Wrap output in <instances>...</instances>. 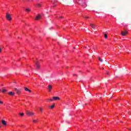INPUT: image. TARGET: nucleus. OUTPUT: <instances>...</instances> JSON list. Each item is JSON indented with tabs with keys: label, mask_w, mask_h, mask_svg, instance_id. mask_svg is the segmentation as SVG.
<instances>
[{
	"label": "nucleus",
	"mask_w": 131,
	"mask_h": 131,
	"mask_svg": "<svg viewBox=\"0 0 131 131\" xmlns=\"http://www.w3.org/2000/svg\"><path fill=\"white\" fill-rule=\"evenodd\" d=\"M35 64H36V67L37 70H39L40 68V64L38 63V61H36L35 62Z\"/></svg>",
	"instance_id": "4"
},
{
	"label": "nucleus",
	"mask_w": 131,
	"mask_h": 131,
	"mask_svg": "<svg viewBox=\"0 0 131 131\" xmlns=\"http://www.w3.org/2000/svg\"><path fill=\"white\" fill-rule=\"evenodd\" d=\"M49 108H50V109H53L55 108V103H53V105L51 106H49Z\"/></svg>",
	"instance_id": "14"
},
{
	"label": "nucleus",
	"mask_w": 131,
	"mask_h": 131,
	"mask_svg": "<svg viewBox=\"0 0 131 131\" xmlns=\"http://www.w3.org/2000/svg\"><path fill=\"white\" fill-rule=\"evenodd\" d=\"M129 130H130V131H131V129H129Z\"/></svg>",
	"instance_id": "32"
},
{
	"label": "nucleus",
	"mask_w": 131,
	"mask_h": 131,
	"mask_svg": "<svg viewBox=\"0 0 131 131\" xmlns=\"http://www.w3.org/2000/svg\"><path fill=\"white\" fill-rule=\"evenodd\" d=\"M6 19L8 20V21H11V20H12V17H11L10 14L6 13Z\"/></svg>",
	"instance_id": "3"
},
{
	"label": "nucleus",
	"mask_w": 131,
	"mask_h": 131,
	"mask_svg": "<svg viewBox=\"0 0 131 131\" xmlns=\"http://www.w3.org/2000/svg\"><path fill=\"white\" fill-rule=\"evenodd\" d=\"M48 101H51V102H53V101H54V100L51 99V98H48Z\"/></svg>",
	"instance_id": "17"
},
{
	"label": "nucleus",
	"mask_w": 131,
	"mask_h": 131,
	"mask_svg": "<svg viewBox=\"0 0 131 131\" xmlns=\"http://www.w3.org/2000/svg\"><path fill=\"white\" fill-rule=\"evenodd\" d=\"M41 17V15H40V14H38V15H37V16L35 18V20H39Z\"/></svg>",
	"instance_id": "7"
},
{
	"label": "nucleus",
	"mask_w": 131,
	"mask_h": 131,
	"mask_svg": "<svg viewBox=\"0 0 131 131\" xmlns=\"http://www.w3.org/2000/svg\"><path fill=\"white\" fill-rule=\"evenodd\" d=\"M2 52V49L0 48V53Z\"/></svg>",
	"instance_id": "27"
},
{
	"label": "nucleus",
	"mask_w": 131,
	"mask_h": 131,
	"mask_svg": "<svg viewBox=\"0 0 131 131\" xmlns=\"http://www.w3.org/2000/svg\"><path fill=\"white\" fill-rule=\"evenodd\" d=\"M36 7H37L38 8H41V5L40 4H37L36 5Z\"/></svg>",
	"instance_id": "15"
},
{
	"label": "nucleus",
	"mask_w": 131,
	"mask_h": 131,
	"mask_svg": "<svg viewBox=\"0 0 131 131\" xmlns=\"http://www.w3.org/2000/svg\"><path fill=\"white\" fill-rule=\"evenodd\" d=\"M6 92H7V90L6 89H3V93H5Z\"/></svg>",
	"instance_id": "21"
},
{
	"label": "nucleus",
	"mask_w": 131,
	"mask_h": 131,
	"mask_svg": "<svg viewBox=\"0 0 131 131\" xmlns=\"http://www.w3.org/2000/svg\"><path fill=\"white\" fill-rule=\"evenodd\" d=\"M14 91L16 92V95H20L21 94V89L14 88Z\"/></svg>",
	"instance_id": "2"
},
{
	"label": "nucleus",
	"mask_w": 131,
	"mask_h": 131,
	"mask_svg": "<svg viewBox=\"0 0 131 131\" xmlns=\"http://www.w3.org/2000/svg\"><path fill=\"white\" fill-rule=\"evenodd\" d=\"M74 49H75V47H74Z\"/></svg>",
	"instance_id": "33"
},
{
	"label": "nucleus",
	"mask_w": 131,
	"mask_h": 131,
	"mask_svg": "<svg viewBox=\"0 0 131 131\" xmlns=\"http://www.w3.org/2000/svg\"><path fill=\"white\" fill-rule=\"evenodd\" d=\"M44 79H47V77H45Z\"/></svg>",
	"instance_id": "26"
},
{
	"label": "nucleus",
	"mask_w": 131,
	"mask_h": 131,
	"mask_svg": "<svg viewBox=\"0 0 131 131\" xmlns=\"http://www.w3.org/2000/svg\"><path fill=\"white\" fill-rule=\"evenodd\" d=\"M102 69H104V68H102Z\"/></svg>",
	"instance_id": "34"
},
{
	"label": "nucleus",
	"mask_w": 131,
	"mask_h": 131,
	"mask_svg": "<svg viewBox=\"0 0 131 131\" xmlns=\"http://www.w3.org/2000/svg\"><path fill=\"white\" fill-rule=\"evenodd\" d=\"M2 123L3 124V125H4V126H7V122H6V121L2 120Z\"/></svg>",
	"instance_id": "9"
},
{
	"label": "nucleus",
	"mask_w": 131,
	"mask_h": 131,
	"mask_svg": "<svg viewBox=\"0 0 131 131\" xmlns=\"http://www.w3.org/2000/svg\"><path fill=\"white\" fill-rule=\"evenodd\" d=\"M127 33H128L127 31H125V32L122 31L121 32V34L122 35V36H125V35L127 34Z\"/></svg>",
	"instance_id": "5"
},
{
	"label": "nucleus",
	"mask_w": 131,
	"mask_h": 131,
	"mask_svg": "<svg viewBox=\"0 0 131 131\" xmlns=\"http://www.w3.org/2000/svg\"><path fill=\"white\" fill-rule=\"evenodd\" d=\"M19 115H20V116H24V113H20Z\"/></svg>",
	"instance_id": "20"
},
{
	"label": "nucleus",
	"mask_w": 131,
	"mask_h": 131,
	"mask_svg": "<svg viewBox=\"0 0 131 131\" xmlns=\"http://www.w3.org/2000/svg\"><path fill=\"white\" fill-rule=\"evenodd\" d=\"M104 37L105 38H107V37H108V35H107V34H104Z\"/></svg>",
	"instance_id": "19"
},
{
	"label": "nucleus",
	"mask_w": 131,
	"mask_h": 131,
	"mask_svg": "<svg viewBox=\"0 0 131 131\" xmlns=\"http://www.w3.org/2000/svg\"><path fill=\"white\" fill-rule=\"evenodd\" d=\"M25 90L26 92H29V93H31V90L28 89V88L25 87Z\"/></svg>",
	"instance_id": "12"
},
{
	"label": "nucleus",
	"mask_w": 131,
	"mask_h": 131,
	"mask_svg": "<svg viewBox=\"0 0 131 131\" xmlns=\"http://www.w3.org/2000/svg\"><path fill=\"white\" fill-rule=\"evenodd\" d=\"M14 83H16V82H14Z\"/></svg>",
	"instance_id": "30"
},
{
	"label": "nucleus",
	"mask_w": 131,
	"mask_h": 131,
	"mask_svg": "<svg viewBox=\"0 0 131 131\" xmlns=\"http://www.w3.org/2000/svg\"><path fill=\"white\" fill-rule=\"evenodd\" d=\"M2 127V125H0V128Z\"/></svg>",
	"instance_id": "29"
},
{
	"label": "nucleus",
	"mask_w": 131,
	"mask_h": 131,
	"mask_svg": "<svg viewBox=\"0 0 131 131\" xmlns=\"http://www.w3.org/2000/svg\"><path fill=\"white\" fill-rule=\"evenodd\" d=\"M26 114L28 116H33V115H34V113L31 112L29 111H26Z\"/></svg>",
	"instance_id": "1"
},
{
	"label": "nucleus",
	"mask_w": 131,
	"mask_h": 131,
	"mask_svg": "<svg viewBox=\"0 0 131 131\" xmlns=\"http://www.w3.org/2000/svg\"><path fill=\"white\" fill-rule=\"evenodd\" d=\"M84 18H89V16H85V17H84Z\"/></svg>",
	"instance_id": "24"
},
{
	"label": "nucleus",
	"mask_w": 131,
	"mask_h": 131,
	"mask_svg": "<svg viewBox=\"0 0 131 131\" xmlns=\"http://www.w3.org/2000/svg\"><path fill=\"white\" fill-rule=\"evenodd\" d=\"M33 122H37V120H33Z\"/></svg>",
	"instance_id": "22"
},
{
	"label": "nucleus",
	"mask_w": 131,
	"mask_h": 131,
	"mask_svg": "<svg viewBox=\"0 0 131 131\" xmlns=\"http://www.w3.org/2000/svg\"><path fill=\"white\" fill-rule=\"evenodd\" d=\"M53 100H55V101H57V100H60V98L58 97H52Z\"/></svg>",
	"instance_id": "11"
},
{
	"label": "nucleus",
	"mask_w": 131,
	"mask_h": 131,
	"mask_svg": "<svg viewBox=\"0 0 131 131\" xmlns=\"http://www.w3.org/2000/svg\"><path fill=\"white\" fill-rule=\"evenodd\" d=\"M0 104H4V102L0 101Z\"/></svg>",
	"instance_id": "23"
},
{
	"label": "nucleus",
	"mask_w": 131,
	"mask_h": 131,
	"mask_svg": "<svg viewBox=\"0 0 131 131\" xmlns=\"http://www.w3.org/2000/svg\"><path fill=\"white\" fill-rule=\"evenodd\" d=\"M2 91V90L0 89V92H1Z\"/></svg>",
	"instance_id": "31"
},
{
	"label": "nucleus",
	"mask_w": 131,
	"mask_h": 131,
	"mask_svg": "<svg viewBox=\"0 0 131 131\" xmlns=\"http://www.w3.org/2000/svg\"><path fill=\"white\" fill-rule=\"evenodd\" d=\"M60 18H63V16H60Z\"/></svg>",
	"instance_id": "28"
},
{
	"label": "nucleus",
	"mask_w": 131,
	"mask_h": 131,
	"mask_svg": "<svg viewBox=\"0 0 131 131\" xmlns=\"http://www.w3.org/2000/svg\"><path fill=\"white\" fill-rule=\"evenodd\" d=\"M26 12H30V11H31V10L29 8H27V9H26Z\"/></svg>",
	"instance_id": "16"
},
{
	"label": "nucleus",
	"mask_w": 131,
	"mask_h": 131,
	"mask_svg": "<svg viewBox=\"0 0 131 131\" xmlns=\"http://www.w3.org/2000/svg\"><path fill=\"white\" fill-rule=\"evenodd\" d=\"M8 94V95H9V96H15V93H14L13 92H9Z\"/></svg>",
	"instance_id": "10"
},
{
	"label": "nucleus",
	"mask_w": 131,
	"mask_h": 131,
	"mask_svg": "<svg viewBox=\"0 0 131 131\" xmlns=\"http://www.w3.org/2000/svg\"><path fill=\"white\" fill-rule=\"evenodd\" d=\"M98 60L99 61L101 62V63L103 62V61H104V62H106V60H103L101 58V57H98Z\"/></svg>",
	"instance_id": "13"
},
{
	"label": "nucleus",
	"mask_w": 131,
	"mask_h": 131,
	"mask_svg": "<svg viewBox=\"0 0 131 131\" xmlns=\"http://www.w3.org/2000/svg\"><path fill=\"white\" fill-rule=\"evenodd\" d=\"M39 110H40L41 113H42V108L39 107Z\"/></svg>",
	"instance_id": "18"
},
{
	"label": "nucleus",
	"mask_w": 131,
	"mask_h": 131,
	"mask_svg": "<svg viewBox=\"0 0 131 131\" xmlns=\"http://www.w3.org/2000/svg\"><path fill=\"white\" fill-rule=\"evenodd\" d=\"M106 74H107V75H108V74H109V72H107Z\"/></svg>",
	"instance_id": "25"
},
{
	"label": "nucleus",
	"mask_w": 131,
	"mask_h": 131,
	"mask_svg": "<svg viewBox=\"0 0 131 131\" xmlns=\"http://www.w3.org/2000/svg\"><path fill=\"white\" fill-rule=\"evenodd\" d=\"M90 26L91 28H92L93 29H95L96 27H97V25L94 24H90Z\"/></svg>",
	"instance_id": "6"
},
{
	"label": "nucleus",
	"mask_w": 131,
	"mask_h": 131,
	"mask_svg": "<svg viewBox=\"0 0 131 131\" xmlns=\"http://www.w3.org/2000/svg\"><path fill=\"white\" fill-rule=\"evenodd\" d=\"M53 89V86L52 85H48V91L49 92H51L52 90Z\"/></svg>",
	"instance_id": "8"
}]
</instances>
